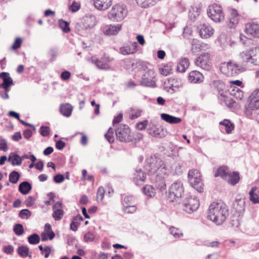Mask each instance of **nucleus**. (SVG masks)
Listing matches in <instances>:
<instances>
[{"label":"nucleus","mask_w":259,"mask_h":259,"mask_svg":"<svg viewBox=\"0 0 259 259\" xmlns=\"http://www.w3.org/2000/svg\"><path fill=\"white\" fill-rule=\"evenodd\" d=\"M146 168L151 173L155 174V183L158 189L162 191L166 188L165 179L172 172L171 161H164L155 156L146 159Z\"/></svg>","instance_id":"1"},{"label":"nucleus","mask_w":259,"mask_h":259,"mask_svg":"<svg viewBox=\"0 0 259 259\" xmlns=\"http://www.w3.org/2000/svg\"><path fill=\"white\" fill-rule=\"evenodd\" d=\"M228 215V208L223 202H213L209 205L208 218L217 225L222 224Z\"/></svg>","instance_id":"2"},{"label":"nucleus","mask_w":259,"mask_h":259,"mask_svg":"<svg viewBox=\"0 0 259 259\" xmlns=\"http://www.w3.org/2000/svg\"><path fill=\"white\" fill-rule=\"evenodd\" d=\"M220 70L227 76H234L245 70V68L239 64H234L231 62L221 64Z\"/></svg>","instance_id":"3"},{"label":"nucleus","mask_w":259,"mask_h":259,"mask_svg":"<svg viewBox=\"0 0 259 259\" xmlns=\"http://www.w3.org/2000/svg\"><path fill=\"white\" fill-rule=\"evenodd\" d=\"M188 180L190 185L198 192L203 191V183L200 172L196 169H192L188 172Z\"/></svg>","instance_id":"4"},{"label":"nucleus","mask_w":259,"mask_h":259,"mask_svg":"<svg viewBox=\"0 0 259 259\" xmlns=\"http://www.w3.org/2000/svg\"><path fill=\"white\" fill-rule=\"evenodd\" d=\"M200 203L198 198L195 196H188L183 201L182 206L184 211L191 213L196 211L199 207Z\"/></svg>","instance_id":"5"},{"label":"nucleus","mask_w":259,"mask_h":259,"mask_svg":"<svg viewBox=\"0 0 259 259\" xmlns=\"http://www.w3.org/2000/svg\"><path fill=\"white\" fill-rule=\"evenodd\" d=\"M207 12L208 17L215 22H220L224 19L222 7L216 4L209 6Z\"/></svg>","instance_id":"6"},{"label":"nucleus","mask_w":259,"mask_h":259,"mask_svg":"<svg viewBox=\"0 0 259 259\" xmlns=\"http://www.w3.org/2000/svg\"><path fill=\"white\" fill-rule=\"evenodd\" d=\"M117 139L122 142H128L132 140L131 130L125 124H120L115 131Z\"/></svg>","instance_id":"7"},{"label":"nucleus","mask_w":259,"mask_h":259,"mask_svg":"<svg viewBox=\"0 0 259 259\" xmlns=\"http://www.w3.org/2000/svg\"><path fill=\"white\" fill-rule=\"evenodd\" d=\"M126 15V10L119 5H114L108 13V16L109 19L113 21L118 22L121 21Z\"/></svg>","instance_id":"8"},{"label":"nucleus","mask_w":259,"mask_h":259,"mask_svg":"<svg viewBox=\"0 0 259 259\" xmlns=\"http://www.w3.org/2000/svg\"><path fill=\"white\" fill-rule=\"evenodd\" d=\"M184 192L183 184L180 181H177L171 184L169 189V193L170 197L180 198Z\"/></svg>","instance_id":"9"},{"label":"nucleus","mask_w":259,"mask_h":259,"mask_svg":"<svg viewBox=\"0 0 259 259\" xmlns=\"http://www.w3.org/2000/svg\"><path fill=\"white\" fill-rule=\"evenodd\" d=\"M197 30L199 36L203 39H207L211 37L214 33L213 28L204 23L200 24L197 26Z\"/></svg>","instance_id":"10"},{"label":"nucleus","mask_w":259,"mask_h":259,"mask_svg":"<svg viewBox=\"0 0 259 259\" xmlns=\"http://www.w3.org/2000/svg\"><path fill=\"white\" fill-rule=\"evenodd\" d=\"M138 44L137 42L130 41L124 44L119 48V53L123 55L133 54L137 51Z\"/></svg>","instance_id":"11"},{"label":"nucleus","mask_w":259,"mask_h":259,"mask_svg":"<svg viewBox=\"0 0 259 259\" xmlns=\"http://www.w3.org/2000/svg\"><path fill=\"white\" fill-rule=\"evenodd\" d=\"M259 109V89L255 90L249 96V103L247 110Z\"/></svg>","instance_id":"12"},{"label":"nucleus","mask_w":259,"mask_h":259,"mask_svg":"<svg viewBox=\"0 0 259 259\" xmlns=\"http://www.w3.org/2000/svg\"><path fill=\"white\" fill-rule=\"evenodd\" d=\"M210 54L206 52L201 54L197 57L195 62V64L204 69H208V62L209 60Z\"/></svg>","instance_id":"13"},{"label":"nucleus","mask_w":259,"mask_h":259,"mask_svg":"<svg viewBox=\"0 0 259 259\" xmlns=\"http://www.w3.org/2000/svg\"><path fill=\"white\" fill-rule=\"evenodd\" d=\"M96 17L92 15H87L83 17L81 23L85 29L93 28L96 25Z\"/></svg>","instance_id":"14"},{"label":"nucleus","mask_w":259,"mask_h":259,"mask_svg":"<svg viewBox=\"0 0 259 259\" xmlns=\"http://www.w3.org/2000/svg\"><path fill=\"white\" fill-rule=\"evenodd\" d=\"M53 212L52 217L56 221L61 220L64 215L62 204L60 201L56 202L52 207Z\"/></svg>","instance_id":"15"},{"label":"nucleus","mask_w":259,"mask_h":259,"mask_svg":"<svg viewBox=\"0 0 259 259\" xmlns=\"http://www.w3.org/2000/svg\"><path fill=\"white\" fill-rule=\"evenodd\" d=\"M191 51L194 54L198 53L201 51L204 50V48L207 46V45H203L197 39L193 38L191 41Z\"/></svg>","instance_id":"16"},{"label":"nucleus","mask_w":259,"mask_h":259,"mask_svg":"<svg viewBox=\"0 0 259 259\" xmlns=\"http://www.w3.org/2000/svg\"><path fill=\"white\" fill-rule=\"evenodd\" d=\"M112 0H94V4L96 8L100 11H105L112 5Z\"/></svg>","instance_id":"17"},{"label":"nucleus","mask_w":259,"mask_h":259,"mask_svg":"<svg viewBox=\"0 0 259 259\" xmlns=\"http://www.w3.org/2000/svg\"><path fill=\"white\" fill-rule=\"evenodd\" d=\"M145 173L141 169L136 170L134 174L133 181L136 185H142L146 180Z\"/></svg>","instance_id":"18"},{"label":"nucleus","mask_w":259,"mask_h":259,"mask_svg":"<svg viewBox=\"0 0 259 259\" xmlns=\"http://www.w3.org/2000/svg\"><path fill=\"white\" fill-rule=\"evenodd\" d=\"M218 98L222 105H225L228 108L234 107L236 104V102L233 99L223 94H221Z\"/></svg>","instance_id":"19"},{"label":"nucleus","mask_w":259,"mask_h":259,"mask_svg":"<svg viewBox=\"0 0 259 259\" xmlns=\"http://www.w3.org/2000/svg\"><path fill=\"white\" fill-rule=\"evenodd\" d=\"M121 29V24L110 25L104 28V33L106 35H116Z\"/></svg>","instance_id":"20"},{"label":"nucleus","mask_w":259,"mask_h":259,"mask_svg":"<svg viewBox=\"0 0 259 259\" xmlns=\"http://www.w3.org/2000/svg\"><path fill=\"white\" fill-rule=\"evenodd\" d=\"M245 32L247 34L254 35L259 32V25L256 23H248L245 26Z\"/></svg>","instance_id":"21"},{"label":"nucleus","mask_w":259,"mask_h":259,"mask_svg":"<svg viewBox=\"0 0 259 259\" xmlns=\"http://www.w3.org/2000/svg\"><path fill=\"white\" fill-rule=\"evenodd\" d=\"M190 65L188 58L184 57L180 59L177 66V70L180 72H184Z\"/></svg>","instance_id":"22"},{"label":"nucleus","mask_w":259,"mask_h":259,"mask_svg":"<svg viewBox=\"0 0 259 259\" xmlns=\"http://www.w3.org/2000/svg\"><path fill=\"white\" fill-rule=\"evenodd\" d=\"M230 17L229 18V27L230 28H234L236 24H238L239 19V14L236 9H232L230 11Z\"/></svg>","instance_id":"23"},{"label":"nucleus","mask_w":259,"mask_h":259,"mask_svg":"<svg viewBox=\"0 0 259 259\" xmlns=\"http://www.w3.org/2000/svg\"><path fill=\"white\" fill-rule=\"evenodd\" d=\"M160 116L162 120L170 124H177L182 121L181 118L173 116L166 113H162Z\"/></svg>","instance_id":"24"},{"label":"nucleus","mask_w":259,"mask_h":259,"mask_svg":"<svg viewBox=\"0 0 259 259\" xmlns=\"http://www.w3.org/2000/svg\"><path fill=\"white\" fill-rule=\"evenodd\" d=\"M225 180L227 181L229 184L234 186L238 183L240 180L239 175L236 171L232 172L230 171L228 174V178H226Z\"/></svg>","instance_id":"25"},{"label":"nucleus","mask_w":259,"mask_h":259,"mask_svg":"<svg viewBox=\"0 0 259 259\" xmlns=\"http://www.w3.org/2000/svg\"><path fill=\"white\" fill-rule=\"evenodd\" d=\"M233 207L239 213H242L245 209V200L244 198H239L235 200L233 203Z\"/></svg>","instance_id":"26"},{"label":"nucleus","mask_w":259,"mask_h":259,"mask_svg":"<svg viewBox=\"0 0 259 259\" xmlns=\"http://www.w3.org/2000/svg\"><path fill=\"white\" fill-rule=\"evenodd\" d=\"M249 199L254 204L259 203V190L256 187H252L249 193Z\"/></svg>","instance_id":"27"},{"label":"nucleus","mask_w":259,"mask_h":259,"mask_svg":"<svg viewBox=\"0 0 259 259\" xmlns=\"http://www.w3.org/2000/svg\"><path fill=\"white\" fill-rule=\"evenodd\" d=\"M230 171V170L227 166H221L218 169L214 174V177H220L224 180H225L226 178H228V174Z\"/></svg>","instance_id":"28"},{"label":"nucleus","mask_w":259,"mask_h":259,"mask_svg":"<svg viewBox=\"0 0 259 259\" xmlns=\"http://www.w3.org/2000/svg\"><path fill=\"white\" fill-rule=\"evenodd\" d=\"M240 57L242 60V63L244 62H250L254 65H257V63L254 62L255 59L252 57L249 52L245 51L241 53Z\"/></svg>","instance_id":"29"},{"label":"nucleus","mask_w":259,"mask_h":259,"mask_svg":"<svg viewBox=\"0 0 259 259\" xmlns=\"http://www.w3.org/2000/svg\"><path fill=\"white\" fill-rule=\"evenodd\" d=\"M203 78L202 74L196 70L192 71L188 76L189 81H203Z\"/></svg>","instance_id":"30"},{"label":"nucleus","mask_w":259,"mask_h":259,"mask_svg":"<svg viewBox=\"0 0 259 259\" xmlns=\"http://www.w3.org/2000/svg\"><path fill=\"white\" fill-rule=\"evenodd\" d=\"M174 83H171V82H164L163 87V89L168 92L172 93L174 92L177 91L180 86L179 84H177L179 82H175Z\"/></svg>","instance_id":"31"},{"label":"nucleus","mask_w":259,"mask_h":259,"mask_svg":"<svg viewBox=\"0 0 259 259\" xmlns=\"http://www.w3.org/2000/svg\"><path fill=\"white\" fill-rule=\"evenodd\" d=\"M60 111L64 116L69 117L72 113V107L69 104H63L60 106Z\"/></svg>","instance_id":"32"},{"label":"nucleus","mask_w":259,"mask_h":259,"mask_svg":"<svg viewBox=\"0 0 259 259\" xmlns=\"http://www.w3.org/2000/svg\"><path fill=\"white\" fill-rule=\"evenodd\" d=\"M31 188V185L27 181L22 182L19 186V191L24 195L28 194L30 191Z\"/></svg>","instance_id":"33"},{"label":"nucleus","mask_w":259,"mask_h":259,"mask_svg":"<svg viewBox=\"0 0 259 259\" xmlns=\"http://www.w3.org/2000/svg\"><path fill=\"white\" fill-rule=\"evenodd\" d=\"M83 220L82 217L80 215L74 217L70 224V229L73 231H76Z\"/></svg>","instance_id":"34"},{"label":"nucleus","mask_w":259,"mask_h":259,"mask_svg":"<svg viewBox=\"0 0 259 259\" xmlns=\"http://www.w3.org/2000/svg\"><path fill=\"white\" fill-rule=\"evenodd\" d=\"M138 5L144 8L155 5L158 0H136Z\"/></svg>","instance_id":"35"},{"label":"nucleus","mask_w":259,"mask_h":259,"mask_svg":"<svg viewBox=\"0 0 259 259\" xmlns=\"http://www.w3.org/2000/svg\"><path fill=\"white\" fill-rule=\"evenodd\" d=\"M220 124L225 127V131L227 134H230L234 129V125L228 119H224L220 122Z\"/></svg>","instance_id":"36"},{"label":"nucleus","mask_w":259,"mask_h":259,"mask_svg":"<svg viewBox=\"0 0 259 259\" xmlns=\"http://www.w3.org/2000/svg\"><path fill=\"white\" fill-rule=\"evenodd\" d=\"M156 75L153 70L148 69L142 76L143 81H154Z\"/></svg>","instance_id":"37"},{"label":"nucleus","mask_w":259,"mask_h":259,"mask_svg":"<svg viewBox=\"0 0 259 259\" xmlns=\"http://www.w3.org/2000/svg\"><path fill=\"white\" fill-rule=\"evenodd\" d=\"M231 84L228 89V91L230 94L232 96L233 93H236V92H238L240 90L239 88L243 87V85L242 82H230Z\"/></svg>","instance_id":"38"},{"label":"nucleus","mask_w":259,"mask_h":259,"mask_svg":"<svg viewBox=\"0 0 259 259\" xmlns=\"http://www.w3.org/2000/svg\"><path fill=\"white\" fill-rule=\"evenodd\" d=\"M162 129L156 127L154 125H152L149 129V134L156 138H161L162 137Z\"/></svg>","instance_id":"39"},{"label":"nucleus","mask_w":259,"mask_h":259,"mask_svg":"<svg viewBox=\"0 0 259 259\" xmlns=\"http://www.w3.org/2000/svg\"><path fill=\"white\" fill-rule=\"evenodd\" d=\"M29 249L27 246L21 245L17 248L18 254L22 257H26L29 256L31 257V255H28Z\"/></svg>","instance_id":"40"},{"label":"nucleus","mask_w":259,"mask_h":259,"mask_svg":"<svg viewBox=\"0 0 259 259\" xmlns=\"http://www.w3.org/2000/svg\"><path fill=\"white\" fill-rule=\"evenodd\" d=\"M143 193L147 196L153 197L155 195V190L151 185H146L143 188Z\"/></svg>","instance_id":"41"},{"label":"nucleus","mask_w":259,"mask_h":259,"mask_svg":"<svg viewBox=\"0 0 259 259\" xmlns=\"http://www.w3.org/2000/svg\"><path fill=\"white\" fill-rule=\"evenodd\" d=\"M59 26L65 33H68L70 31L69 23L61 19L58 21Z\"/></svg>","instance_id":"42"},{"label":"nucleus","mask_w":259,"mask_h":259,"mask_svg":"<svg viewBox=\"0 0 259 259\" xmlns=\"http://www.w3.org/2000/svg\"><path fill=\"white\" fill-rule=\"evenodd\" d=\"M12 160V164L13 165H20L22 163V158L18 154H14L13 156H10L8 161Z\"/></svg>","instance_id":"43"},{"label":"nucleus","mask_w":259,"mask_h":259,"mask_svg":"<svg viewBox=\"0 0 259 259\" xmlns=\"http://www.w3.org/2000/svg\"><path fill=\"white\" fill-rule=\"evenodd\" d=\"M13 85H14V82H3V83L0 84V88H3L5 90V95L2 96L3 98H9L8 92L10 91V87Z\"/></svg>","instance_id":"44"},{"label":"nucleus","mask_w":259,"mask_h":259,"mask_svg":"<svg viewBox=\"0 0 259 259\" xmlns=\"http://www.w3.org/2000/svg\"><path fill=\"white\" fill-rule=\"evenodd\" d=\"M172 71V65L171 64H167L163 67L159 68V72L161 75L167 76Z\"/></svg>","instance_id":"45"},{"label":"nucleus","mask_w":259,"mask_h":259,"mask_svg":"<svg viewBox=\"0 0 259 259\" xmlns=\"http://www.w3.org/2000/svg\"><path fill=\"white\" fill-rule=\"evenodd\" d=\"M170 234L175 238H179L183 236V233L181 230L174 227H170L169 228Z\"/></svg>","instance_id":"46"},{"label":"nucleus","mask_w":259,"mask_h":259,"mask_svg":"<svg viewBox=\"0 0 259 259\" xmlns=\"http://www.w3.org/2000/svg\"><path fill=\"white\" fill-rule=\"evenodd\" d=\"M27 240L31 244H37L40 241V237L38 234L33 233L28 237Z\"/></svg>","instance_id":"47"},{"label":"nucleus","mask_w":259,"mask_h":259,"mask_svg":"<svg viewBox=\"0 0 259 259\" xmlns=\"http://www.w3.org/2000/svg\"><path fill=\"white\" fill-rule=\"evenodd\" d=\"M20 174L16 171H13L9 175V181L13 184H16L20 178Z\"/></svg>","instance_id":"48"},{"label":"nucleus","mask_w":259,"mask_h":259,"mask_svg":"<svg viewBox=\"0 0 259 259\" xmlns=\"http://www.w3.org/2000/svg\"><path fill=\"white\" fill-rule=\"evenodd\" d=\"M142 111L139 109L132 108L130 112V118L131 119L137 118L141 116Z\"/></svg>","instance_id":"49"},{"label":"nucleus","mask_w":259,"mask_h":259,"mask_svg":"<svg viewBox=\"0 0 259 259\" xmlns=\"http://www.w3.org/2000/svg\"><path fill=\"white\" fill-rule=\"evenodd\" d=\"M94 63L100 69H107L109 68V65L107 63L104 62L103 61L98 59L94 61Z\"/></svg>","instance_id":"50"},{"label":"nucleus","mask_w":259,"mask_h":259,"mask_svg":"<svg viewBox=\"0 0 259 259\" xmlns=\"http://www.w3.org/2000/svg\"><path fill=\"white\" fill-rule=\"evenodd\" d=\"M182 163L180 161H176L174 164V174L180 175L183 173Z\"/></svg>","instance_id":"51"},{"label":"nucleus","mask_w":259,"mask_h":259,"mask_svg":"<svg viewBox=\"0 0 259 259\" xmlns=\"http://www.w3.org/2000/svg\"><path fill=\"white\" fill-rule=\"evenodd\" d=\"M55 236L54 232H42L41 234V240L43 241L48 240V239L52 240Z\"/></svg>","instance_id":"52"},{"label":"nucleus","mask_w":259,"mask_h":259,"mask_svg":"<svg viewBox=\"0 0 259 259\" xmlns=\"http://www.w3.org/2000/svg\"><path fill=\"white\" fill-rule=\"evenodd\" d=\"M113 133V130L110 127L109 128L107 133L105 134V138L110 143H112L114 141Z\"/></svg>","instance_id":"53"},{"label":"nucleus","mask_w":259,"mask_h":259,"mask_svg":"<svg viewBox=\"0 0 259 259\" xmlns=\"http://www.w3.org/2000/svg\"><path fill=\"white\" fill-rule=\"evenodd\" d=\"M96 237L95 233L92 232H88L84 235V240L86 242L93 241Z\"/></svg>","instance_id":"54"},{"label":"nucleus","mask_w":259,"mask_h":259,"mask_svg":"<svg viewBox=\"0 0 259 259\" xmlns=\"http://www.w3.org/2000/svg\"><path fill=\"white\" fill-rule=\"evenodd\" d=\"M123 211L126 213H132L136 211L137 208L135 205H127L122 208Z\"/></svg>","instance_id":"55"},{"label":"nucleus","mask_w":259,"mask_h":259,"mask_svg":"<svg viewBox=\"0 0 259 259\" xmlns=\"http://www.w3.org/2000/svg\"><path fill=\"white\" fill-rule=\"evenodd\" d=\"M80 8V4L79 3L74 1L72 4L69 6V10L73 12L78 11Z\"/></svg>","instance_id":"56"},{"label":"nucleus","mask_w":259,"mask_h":259,"mask_svg":"<svg viewBox=\"0 0 259 259\" xmlns=\"http://www.w3.org/2000/svg\"><path fill=\"white\" fill-rule=\"evenodd\" d=\"M22 42V39L20 37H17L11 46V49L15 50L20 48L21 46Z\"/></svg>","instance_id":"57"},{"label":"nucleus","mask_w":259,"mask_h":259,"mask_svg":"<svg viewBox=\"0 0 259 259\" xmlns=\"http://www.w3.org/2000/svg\"><path fill=\"white\" fill-rule=\"evenodd\" d=\"M14 231L15 233L17 235H21L24 232V229L23 226L21 224H16L14 227Z\"/></svg>","instance_id":"58"},{"label":"nucleus","mask_w":259,"mask_h":259,"mask_svg":"<svg viewBox=\"0 0 259 259\" xmlns=\"http://www.w3.org/2000/svg\"><path fill=\"white\" fill-rule=\"evenodd\" d=\"M19 215L22 219H27L31 215V212L27 209H24L19 212Z\"/></svg>","instance_id":"59"},{"label":"nucleus","mask_w":259,"mask_h":259,"mask_svg":"<svg viewBox=\"0 0 259 259\" xmlns=\"http://www.w3.org/2000/svg\"><path fill=\"white\" fill-rule=\"evenodd\" d=\"M105 194V190L103 187H100L97 191V198L98 201H102Z\"/></svg>","instance_id":"60"},{"label":"nucleus","mask_w":259,"mask_h":259,"mask_svg":"<svg viewBox=\"0 0 259 259\" xmlns=\"http://www.w3.org/2000/svg\"><path fill=\"white\" fill-rule=\"evenodd\" d=\"M40 133L43 137L49 136L50 133V127L47 126H41L40 128Z\"/></svg>","instance_id":"61"},{"label":"nucleus","mask_w":259,"mask_h":259,"mask_svg":"<svg viewBox=\"0 0 259 259\" xmlns=\"http://www.w3.org/2000/svg\"><path fill=\"white\" fill-rule=\"evenodd\" d=\"M14 250V247L11 245H5L3 247V251L7 254H12Z\"/></svg>","instance_id":"62"},{"label":"nucleus","mask_w":259,"mask_h":259,"mask_svg":"<svg viewBox=\"0 0 259 259\" xmlns=\"http://www.w3.org/2000/svg\"><path fill=\"white\" fill-rule=\"evenodd\" d=\"M192 33V30L191 27L185 26L183 28V36L184 38H186L189 36L191 35Z\"/></svg>","instance_id":"63"},{"label":"nucleus","mask_w":259,"mask_h":259,"mask_svg":"<svg viewBox=\"0 0 259 259\" xmlns=\"http://www.w3.org/2000/svg\"><path fill=\"white\" fill-rule=\"evenodd\" d=\"M35 199L32 196H28L25 201V203L27 207L32 206L35 202Z\"/></svg>","instance_id":"64"}]
</instances>
